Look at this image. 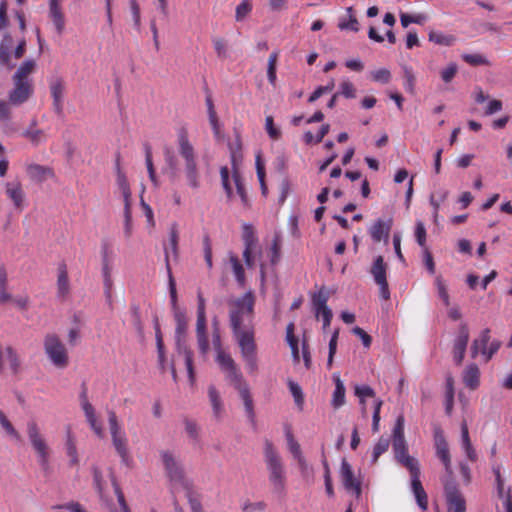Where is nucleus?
<instances>
[{"mask_svg": "<svg viewBox=\"0 0 512 512\" xmlns=\"http://www.w3.org/2000/svg\"><path fill=\"white\" fill-rule=\"evenodd\" d=\"M340 329L337 328L332 333V336L329 341V353H328V359H327V367L330 369L333 365L334 356L337 351V342L339 337Z\"/></svg>", "mask_w": 512, "mask_h": 512, "instance_id": "8fccbe9b", "label": "nucleus"}, {"mask_svg": "<svg viewBox=\"0 0 512 512\" xmlns=\"http://www.w3.org/2000/svg\"><path fill=\"white\" fill-rule=\"evenodd\" d=\"M239 394L241 399L243 400L245 411L249 420L251 421V423L255 424L254 404L252 396L250 394L249 386L242 388L241 391H239Z\"/></svg>", "mask_w": 512, "mask_h": 512, "instance_id": "473e14b6", "label": "nucleus"}, {"mask_svg": "<svg viewBox=\"0 0 512 512\" xmlns=\"http://www.w3.org/2000/svg\"><path fill=\"white\" fill-rule=\"evenodd\" d=\"M196 337L199 351L205 356L209 351V341L206 333L205 300L201 293L198 294Z\"/></svg>", "mask_w": 512, "mask_h": 512, "instance_id": "0eeeda50", "label": "nucleus"}, {"mask_svg": "<svg viewBox=\"0 0 512 512\" xmlns=\"http://www.w3.org/2000/svg\"><path fill=\"white\" fill-rule=\"evenodd\" d=\"M11 43L12 36L7 32L3 35V39L0 44V64L5 66L7 70H12L15 67V64L11 61V54L9 52Z\"/></svg>", "mask_w": 512, "mask_h": 512, "instance_id": "5701e85b", "label": "nucleus"}, {"mask_svg": "<svg viewBox=\"0 0 512 512\" xmlns=\"http://www.w3.org/2000/svg\"><path fill=\"white\" fill-rule=\"evenodd\" d=\"M411 486L418 506L421 509L426 510L428 507V497L420 481V476L411 478Z\"/></svg>", "mask_w": 512, "mask_h": 512, "instance_id": "cd10ccee", "label": "nucleus"}, {"mask_svg": "<svg viewBox=\"0 0 512 512\" xmlns=\"http://www.w3.org/2000/svg\"><path fill=\"white\" fill-rule=\"evenodd\" d=\"M442 484L449 510L466 512V501L458 488L456 480L453 477L442 478Z\"/></svg>", "mask_w": 512, "mask_h": 512, "instance_id": "423d86ee", "label": "nucleus"}, {"mask_svg": "<svg viewBox=\"0 0 512 512\" xmlns=\"http://www.w3.org/2000/svg\"><path fill=\"white\" fill-rule=\"evenodd\" d=\"M462 59L471 66L489 65V60L480 54H463Z\"/></svg>", "mask_w": 512, "mask_h": 512, "instance_id": "052dcab7", "label": "nucleus"}, {"mask_svg": "<svg viewBox=\"0 0 512 512\" xmlns=\"http://www.w3.org/2000/svg\"><path fill=\"white\" fill-rule=\"evenodd\" d=\"M387 265L384 261L383 256L379 255L374 260V263L371 267V274L374 277L375 282L380 287V292L382 298L388 300L390 298V291L388 286V281L386 277Z\"/></svg>", "mask_w": 512, "mask_h": 512, "instance_id": "9b49d317", "label": "nucleus"}, {"mask_svg": "<svg viewBox=\"0 0 512 512\" xmlns=\"http://www.w3.org/2000/svg\"><path fill=\"white\" fill-rule=\"evenodd\" d=\"M266 509V503L264 501L249 502L246 501L243 504V512H264Z\"/></svg>", "mask_w": 512, "mask_h": 512, "instance_id": "774afa93", "label": "nucleus"}, {"mask_svg": "<svg viewBox=\"0 0 512 512\" xmlns=\"http://www.w3.org/2000/svg\"><path fill=\"white\" fill-rule=\"evenodd\" d=\"M480 370L475 363L467 366L463 375L464 384L471 390L478 388L480 384Z\"/></svg>", "mask_w": 512, "mask_h": 512, "instance_id": "393cba45", "label": "nucleus"}, {"mask_svg": "<svg viewBox=\"0 0 512 512\" xmlns=\"http://www.w3.org/2000/svg\"><path fill=\"white\" fill-rule=\"evenodd\" d=\"M179 154L184 159V174L193 189L200 186V172L196 162L195 151L188 139V132L181 128L178 132Z\"/></svg>", "mask_w": 512, "mask_h": 512, "instance_id": "f257e3e1", "label": "nucleus"}, {"mask_svg": "<svg viewBox=\"0 0 512 512\" xmlns=\"http://www.w3.org/2000/svg\"><path fill=\"white\" fill-rule=\"evenodd\" d=\"M131 314L133 316V324L140 338H144V326L140 316V308L138 305L133 304L130 307Z\"/></svg>", "mask_w": 512, "mask_h": 512, "instance_id": "de8ad7c7", "label": "nucleus"}, {"mask_svg": "<svg viewBox=\"0 0 512 512\" xmlns=\"http://www.w3.org/2000/svg\"><path fill=\"white\" fill-rule=\"evenodd\" d=\"M36 68V62L33 59H27L20 64L12 78L20 80H29L28 75L31 74Z\"/></svg>", "mask_w": 512, "mask_h": 512, "instance_id": "c9c22d12", "label": "nucleus"}, {"mask_svg": "<svg viewBox=\"0 0 512 512\" xmlns=\"http://www.w3.org/2000/svg\"><path fill=\"white\" fill-rule=\"evenodd\" d=\"M335 390L331 401L332 406L337 409L345 403V386L338 375H334Z\"/></svg>", "mask_w": 512, "mask_h": 512, "instance_id": "2f4dec72", "label": "nucleus"}, {"mask_svg": "<svg viewBox=\"0 0 512 512\" xmlns=\"http://www.w3.org/2000/svg\"><path fill=\"white\" fill-rule=\"evenodd\" d=\"M340 477L344 488L353 491L357 498L360 497L362 493L361 481L355 478L352 467L346 459H342Z\"/></svg>", "mask_w": 512, "mask_h": 512, "instance_id": "4468645a", "label": "nucleus"}, {"mask_svg": "<svg viewBox=\"0 0 512 512\" xmlns=\"http://www.w3.org/2000/svg\"><path fill=\"white\" fill-rule=\"evenodd\" d=\"M264 456L273 492L282 494L285 491V470L280 456L276 452L273 443L269 440L265 441Z\"/></svg>", "mask_w": 512, "mask_h": 512, "instance_id": "f03ea898", "label": "nucleus"}, {"mask_svg": "<svg viewBox=\"0 0 512 512\" xmlns=\"http://www.w3.org/2000/svg\"><path fill=\"white\" fill-rule=\"evenodd\" d=\"M108 423L113 446L116 452L121 457L122 463L128 465L130 461V456L127 448V440L125 436L120 432V426L117 420V416L113 410L108 411Z\"/></svg>", "mask_w": 512, "mask_h": 512, "instance_id": "39448f33", "label": "nucleus"}, {"mask_svg": "<svg viewBox=\"0 0 512 512\" xmlns=\"http://www.w3.org/2000/svg\"><path fill=\"white\" fill-rule=\"evenodd\" d=\"M117 184L119 189L122 192L124 204L131 203V190L130 185L128 183L127 177L125 174H121L117 176Z\"/></svg>", "mask_w": 512, "mask_h": 512, "instance_id": "c03bdc74", "label": "nucleus"}, {"mask_svg": "<svg viewBox=\"0 0 512 512\" xmlns=\"http://www.w3.org/2000/svg\"><path fill=\"white\" fill-rule=\"evenodd\" d=\"M233 335L237 339L242 357L256 353V344L254 341L253 332L239 329L237 333H233Z\"/></svg>", "mask_w": 512, "mask_h": 512, "instance_id": "f3484780", "label": "nucleus"}, {"mask_svg": "<svg viewBox=\"0 0 512 512\" xmlns=\"http://www.w3.org/2000/svg\"><path fill=\"white\" fill-rule=\"evenodd\" d=\"M372 80L375 82H380L383 84H387L391 80V72L387 68H380L371 73Z\"/></svg>", "mask_w": 512, "mask_h": 512, "instance_id": "0e129e2a", "label": "nucleus"}, {"mask_svg": "<svg viewBox=\"0 0 512 512\" xmlns=\"http://www.w3.org/2000/svg\"><path fill=\"white\" fill-rule=\"evenodd\" d=\"M13 89L8 94L9 102L13 105H21L26 102L33 94V85L31 80H20L12 78Z\"/></svg>", "mask_w": 512, "mask_h": 512, "instance_id": "9d476101", "label": "nucleus"}, {"mask_svg": "<svg viewBox=\"0 0 512 512\" xmlns=\"http://www.w3.org/2000/svg\"><path fill=\"white\" fill-rule=\"evenodd\" d=\"M278 59V52L274 51L270 54L268 59L267 77L270 84L276 83V64Z\"/></svg>", "mask_w": 512, "mask_h": 512, "instance_id": "09e8293b", "label": "nucleus"}, {"mask_svg": "<svg viewBox=\"0 0 512 512\" xmlns=\"http://www.w3.org/2000/svg\"><path fill=\"white\" fill-rule=\"evenodd\" d=\"M6 193L9 196V198L13 201L15 207L18 210L23 209V203H24V193L21 188L20 183H8L6 187Z\"/></svg>", "mask_w": 512, "mask_h": 512, "instance_id": "c756f323", "label": "nucleus"}, {"mask_svg": "<svg viewBox=\"0 0 512 512\" xmlns=\"http://www.w3.org/2000/svg\"><path fill=\"white\" fill-rule=\"evenodd\" d=\"M329 299V293L325 286H322L320 290L312 295V303L316 312V317L319 315L323 319V330L325 331L331 323L333 313L328 307L327 301Z\"/></svg>", "mask_w": 512, "mask_h": 512, "instance_id": "1a4fd4ad", "label": "nucleus"}, {"mask_svg": "<svg viewBox=\"0 0 512 512\" xmlns=\"http://www.w3.org/2000/svg\"><path fill=\"white\" fill-rule=\"evenodd\" d=\"M185 489H186V497H187L188 503L190 505L191 511L192 512H203L202 504H201L200 500L197 497H195L194 491L192 490L190 484H185Z\"/></svg>", "mask_w": 512, "mask_h": 512, "instance_id": "3c124183", "label": "nucleus"}, {"mask_svg": "<svg viewBox=\"0 0 512 512\" xmlns=\"http://www.w3.org/2000/svg\"><path fill=\"white\" fill-rule=\"evenodd\" d=\"M29 177L36 182H43L53 176V170L39 164H31L27 168Z\"/></svg>", "mask_w": 512, "mask_h": 512, "instance_id": "bb28decb", "label": "nucleus"}, {"mask_svg": "<svg viewBox=\"0 0 512 512\" xmlns=\"http://www.w3.org/2000/svg\"><path fill=\"white\" fill-rule=\"evenodd\" d=\"M161 457L164 463L165 470L172 481L187 484L185 482V474L181 465L175 460L174 456L169 451H162Z\"/></svg>", "mask_w": 512, "mask_h": 512, "instance_id": "2eb2a0df", "label": "nucleus"}, {"mask_svg": "<svg viewBox=\"0 0 512 512\" xmlns=\"http://www.w3.org/2000/svg\"><path fill=\"white\" fill-rule=\"evenodd\" d=\"M226 371L228 373V379L238 392L241 391L242 388L248 387V384L244 381L243 376L236 365L228 368Z\"/></svg>", "mask_w": 512, "mask_h": 512, "instance_id": "f704fd0d", "label": "nucleus"}, {"mask_svg": "<svg viewBox=\"0 0 512 512\" xmlns=\"http://www.w3.org/2000/svg\"><path fill=\"white\" fill-rule=\"evenodd\" d=\"M399 463L410 471L411 478H416L417 476H420L419 462L414 457L407 456Z\"/></svg>", "mask_w": 512, "mask_h": 512, "instance_id": "864d4df0", "label": "nucleus"}, {"mask_svg": "<svg viewBox=\"0 0 512 512\" xmlns=\"http://www.w3.org/2000/svg\"><path fill=\"white\" fill-rule=\"evenodd\" d=\"M22 136L27 138L33 145L40 144L46 137L41 129L27 128L22 132Z\"/></svg>", "mask_w": 512, "mask_h": 512, "instance_id": "79ce46f5", "label": "nucleus"}, {"mask_svg": "<svg viewBox=\"0 0 512 512\" xmlns=\"http://www.w3.org/2000/svg\"><path fill=\"white\" fill-rule=\"evenodd\" d=\"M242 239L244 246L256 247L257 237L255 236L254 227L251 224H244Z\"/></svg>", "mask_w": 512, "mask_h": 512, "instance_id": "37998d69", "label": "nucleus"}, {"mask_svg": "<svg viewBox=\"0 0 512 512\" xmlns=\"http://www.w3.org/2000/svg\"><path fill=\"white\" fill-rule=\"evenodd\" d=\"M176 351L179 355H182L185 360V365L188 373V378L191 384L195 381V370L193 366V352L187 344L176 346Z\"/></svg>", "mask_w": 512, "mask_h": 512, "instance_id": "a878e982", "label": "nucleus"}, {"mask_svg": "<svg viewBox=\"0 0 512 512\" xmlns=\"http://www.w3.org/2000/svg\"><path fill=\"white\" fill-rule=\"evenodd\" d=\"M145 161H146L149 178L155 185H157L156 172H155V168H154V165L152 162L151 147L149 145H146V147H145Z\"/></svg>", "mask_w": 512, "mask_h": 512, "instance_id": "680f3d73", "label": "nucleus"}, {"mask_svg": "<svg viewBox=\"0 0 512 512\" xmlns=\"http://www.w3.org/2000/svg\"><path fill=\"white\" fill-rule=\"evenodd\" d=\"M84 413H85L86 419H87L90 427L94 430V432L98 436L101 437L102 436V427L100 424L97 423L94 408L87 407L86 412H84Z\"/></svg>", "mask_w": 512, "mask_h": 512, "instance_id": "e2e57ef3", "label": "nucleus"}, {"mask_svg": "<svg viewBox=\"0 0 512 512\" xmlns=\"http://www.w3.org/2000/svg\"><path fill=\"white\" fill-rule=\"evenodd\" d=\"M176 322L175 328V346L187 344L186 335L188 330V319L185 312H177L174 315Z\"/></svg>", "mask_w": 512, "mask_h": 512, "instance_id": "6ab92c4d", "label": "nucleus"}, {"mask_svg": "<svg viewBox=\"0 0 512 512\" xmlns=\"http://www.w3.org/2000/svg\"><path fill=\"white\" fill-rule=\"evenodd\" d=\"M65 84L61 77L54 79L50 84V90L53 100H62Z\"/></svg>", "mask_w": 512, "mask_h": 512, "instance_id": "603ef678", "label": "nucleus"}, {"mask_svg": "<svg viewBox=\"0 0 512 512\" xmlns=\"http://www.w3.org/2000/svg\"><path fill=\"white\" fill-rule=\"evenodd\" d=\"M288 386L292 396L294 397L296 405L301 408L304 403V395L302 392V388L299 386L298 383L292 380L288 381Z\"/></svg>", "mask_w": 512, "mask_h": 512, "instance_id": "13d9d810", "label": "nucleus"}, {"mask_svg": "<svg viewBox=\"0 0 512 512\" xmlns=\"http://www.w3.org/2000/svg\"><path fill=\"white\" fill-rule=\"evenodd\" d=\"M286 340L290 346L291 354L294 361L299 362V347H298V339L294 335V323H289L286 327Z\"/></svg>", "mask_w": 512, "mask_h": 512, "instance_id": "72a5a7b5", "label": "nucleus"}, {"mask_svg": "<svg viewBox=\"0 0 512 512\" xmlns=\"http://www.w3.org/2000/svg\"><path fill=\"white\" fill-rule=\"evenodd\" d=\"M232 178L234 180L237 193H238V195H239V197L241 199V202H242L243 206L245 208H250L251 203H250V200H249V197H248V193H247L245 184L243 182V179H242V177L240 175L239 170L236 167L233 168Z\"/></svg>", "mask_w": 512, "mask_h": 512, "instance_id": "c85d7f7f", "label": "nucleus"}, {"mask_svg": "<svg viewBox=\"0 0 512 512\" xmlns=\"http://www.w3.org/2000/svg\"><path fill=\"white\" fill-rule=\"evenodd\" d=\"M43 348L46 356L56 368L64 369L69 365L67 348L57 334H46L43 340Z\"/></svg>", "mask_w": 512, "mask_h": 512, "instance_id": "20e7f679", "label": "nucleus"}, {"mask_svg": "<svg viewBox=\"0 0 512 512\" xmlns=\"http://www.w3.org/2000/svg\"><path fill=\"white\" fill-rule=\"evenodd\" d=\"M255 164H256V173H257V177L259 180L261 193L265 197L268 194V187L265 182V176H266L265 167H264V163L261 160L260 155H257Z\"/></svg>", "mask_w": 512, "mask_h": 512, "instance_id": "e433bc0d", "label": "nucleus"}, {"mask_svg": "<svg viewBox=\"0 0 512 512\" xmlns=\"http://www.w3.org/2000/svg\"><path fill=\"white\" fill-rule=\"evenodd\" d=\"M164 159L166 167L164 173L168 176L169 181L174 184L179 179L178 160L174 150L170 147L164 148Z\"/></svg>", "mask_w": 512, "mask_h": 512, "instance_id": "a211bd4d", "label": "nucleus"}, {"mask_svg": "<svg viewBox=\"0 0 512 512\" xmlns=\"http://www.w3.org/2000/svg\"><path fill=\"white\" fill-rule=\"evenodd\" d=\"M393 225L392 217L387 219L378 218L369 229L370 236L374 242H388L389 234Z\"/></svg>", "mask_w": 512, "mask_h": 512, "instance_id": "dca6fc26", "label": "nucleus"}, {"mask_svg": "<svg viewBox=\"0 0 512 512\" xmlns=\"http://www.w3.org/2000/svg\"><path fill=\"white\" fill-rule=\"evenodd\" d=\"M165 263H166V269L168 272V279H169V293H170V300H171V307L173 310V315L177 312H185L184 310L180 309L178 306V296H177V289H176V283L174 280V277L172 275L170 263H169V254L168 250L165 247Z\"/></svg>", "mask_w": 512, "mask_h": 512, "instance_id": "412c9836", "label": "nucleus"}, {"mask_svg": "<svg viewBox=\"0 0 512 512\" xmlns=\"http://www.w3.org/2000/svg\"><path fill=\"white\" fill-rule=\"evenodd\" d=\"M58 276H57V293L58 297L64 298L69 294L70 285L68 278L67 265L65 262H61L57 268Z\"/></svg>", "mask_w": 512, "mask_h": 512, "instance_id": "4be33fe9", "label": "nucleus"}, {"mask_svg": "<svg viewBox=\"0 0 512 512\" xmlns=\"http://www.w3.org/2000/svg\"><path fill=\"white\" fill-rule=\"evenodd\" d=\"M338 28L340 30H351L354 32L359 31V23L357 18L354 15L349 16V20H341L338 23Z\"/></svg>", "mask_w": 512, "mask_h": 512, "instance_id": "338daca9", "label": "nucleus"}, {"mask_svg": "<svg viewBox=\"0 0 512 512\" xmlns=\"http://www.w3.org/2000/svg\"><path fill=\"white\" fill-rule=\"evenodd\" d=\"M265 129L270 138L278 140L281 137V130L274 125L272 116H267L265 119Z\"/></svg>", "mask_w": 512, "mask_h": 512, "instance_id": "69168bd1", "label": "nucleus"}, {"mask_svg": "<svg viewBox=\"0 0 512 512\" xmlns=\"http://www.w3.org/2000/svg\"><path fill=\"white\" fill-rule=\"evenodd\" d=\"M404 425H405V418L402 414H400L396 418L395 425L393 428V434H392L393 451L408 448L405 437H404Z\"/></svg>", "mask_w": 512, "mask_h": 512, "instance_id": "aec40b11", "label": "nucleus"}, {"mask_svg": "<svg viewBox=\"0 0 512 512\" xmlns=\"http://www.w3.org/2000/svg\"><path fill=\"white\" fill-rule=\"evenodd\" d=\"M49 15L56 27L58 34H62L65 27V19L59 5V0H49Z\"/></svg>", "mask_w": 512, "mask_h": 512, "instance_id": "b1692460", "label": "nucleus"}, {"mask_svg": "<svg viewBox=\"0 0 512 512\" xmlns=\"http://www.w3.org/2000/svg\"><path fill=\"white\" fill-rule=\"evenodd\" d=\"M434 438H435V445H436V453L445 466L446 476H444L443 478L453 477V470L451 467V458H450L448 443H447V441L443 435V431L441 430L440 427L435 428Z\"/></svg>", "mask_w": 512, "mask_h": 512, "instance_id": "f8f14e48", "label": "nucleus"}, {"mask_svg": "<svg viewBox=\"0 0 512 512\" xmlns=\"http://www.w3.org/2000/svg\"><path fill=\"white\" fill-rule=\"evenodd\" d=\"M66 450L68 456L71 458V465L78 464L77 449L69 427L67 428Z\"/></svg>", "mask_w": 512, "mask_h": 512, "instance_id": "a18cd8bd", "label": "nucleus"}, {"mask_svg": "<svg viewBox=\"0 0 512 512\" xmlns=\"http://www.w3.org/2000/svg\"><path fill=\"white\" fill-rule=\"evenodd\" d=\"M389 439L381 437L378 442L374 445L373 452H372V462L376 463L378 461V458L387 451L389 447Z\"/></svg>", "mask_w": 512, "mask_h": 512, "instance_id": "5fc2aeb1", "label": "nucleus"}, {"mask_svg": "<svg viewBox=\"0 0 512 512\" xmlns=\"http://www.w3.org/2000/svg\"><path fill=\"white\" fill-rule=\"evenodd\" d=\"M27 432L31 444L39 456V463L41 467L43 470L47 471L49 469L48 446L42 438L36 422L31 421L28 423Z\"/></svg>", "mask_w": 512, "mask_h": 512, "instance_id": "6e6552de", "label": "nucleus"}, {"mask_svg": "<svg viewBox=\"0 0 512 512\" xmlns=\"http://www.w3.org/2000/svg\"><path fill=\"white\" fill-rule=\"evenodd\" d=\"M490 340V329L485 328L481 331L480 339H475L471 345V357L476 358L480 347L481 353L486 354V346Z\"/></svg>", "mask_w": 512, "mask_h": 512, "instance_id": "7c9ffc66", "label": "nucleus"}, {"mask_svg": "<svg viewBox=\"0 0 512 512\" xmlns=\"http://www.w3.org/2000/svg\"><path fill=\"white\" fill-rule=\"evenodd\" d=\"M436 286L438 290V296L443 301L446 307L450 306V297L448 294L447 286L443 281L442 277L439 275L436 277Z\"/></svg>", "mask_w": 512, "mask_h": 512, "instance_id": "4d7b16f0", "label": "nucleus"}, {"mask_svg": "<svg viewBox=\"0 0 512 512\" xmlns=\"http://www.w3.org/2000/svg\"><path fill=\"white\" fill-rule=\"evenodd\" d=\"M469 342V327L467 323H461L458 328V335L453 342V358L456 365H461Z\"/></svg>", "mask_w": 512, "mask_h": 512, "instance_id": "ddd939ff", "label": "nucleus"}, {"mask_svg": "<svg viewBox=\"0 0 512 512\" xmlns=\"http://www.w3.org/2000/svg\"><path fill=\"white\" fill-rule=\"evenodd\" d=\"M178 241H179V234H178V225L176 222L172 223L170 226V232H169V243L172 249V252L175 256V258L178 257Z\"/></svg>", "mask_w": 512, "mask_h": 512, "instance_id": "6e6d98bb", "label": "nucleus"}, {"mask_svg": "<svg viewBox=\"0 0 512 512\" xmlns=\"http://www.w3.org/2000/svg\"><path fill=\"white\" fill-rule=\"evenodd\" d=\"M111 483H112L115 495L117 497V501L120 505L121 511L122 512H130V508L125 500V497L121 490V487H120L116 477L113 474H111Z\"/></svg>", "mask_w": 512, "mask_h": 512, "instance_id": "ea45409f", "label": "nucleus"}, {"mask_svg": "<svg viewBox=\"0 0 512 512\" xmlns=\"http://www.w3.org/2000/svg\"><path fill=\"white\" fill-rule=\"evenodd\" d=\"M230 262L232 264L233 272L235 274L236 281L238 282L239 286L243 287L246 283L245 278V271L240 263L239 259L236 256H232L230 258Z\"/></svg>", "mask_w": 512, "mask_h": 512, "instance_id": "a19ab883", "label": "nucleus"}, {"mask_svg": "<svg viewBox=\"0 0 512 512\" xmlns=\"http://www.w3.org/2000/svg\"><path fill=\"white\" fill-rule=\"evenodd\" d=\"M429 41L439 45L450 46L454 43L455 37L453 35H444L435 31H430Z\"/></svg>", "mask_w": 512, "mask_h": 512, "instance_id": "49530a36", "label": "nucleus"}, {"mask_svg": "<svg viewBox=\"0 0 512 512\" xmlns=\"http://www.w3.org/2000/svg\"><path fill=\"white\" fill-rule=\"evenodd\" d=\"M102 271H103V277H104V287L112 288L113 281L111 278V269L109 267L108 253H107L106 247L103 249V253H102Z\"/></svg>", "mask_w": 512, "mask_h": 512, "instance_id": "4c0bfd02", "label": "nucleus"}, {"mask_svg": "<svg viewBox=\"0 0 512 512\" xmlns=\"http://www.w3.org/2000/svg\"><path fill=\"white\" fill-rule=\"evenodd\" d=\"M287 441L289 445V450L293 454L294 458H296L300 465L305 464V459L302 455L300 445L297 441L294 440V437L290 431L287 432Z\"/></svg>", "mask_w": 512, "mask_h": 512, "instance_id": "58836bf2", "label": "nucleus"}, {"mask_svg": "<svg viewBox=\"0 0 512 512\" xmlns=\"http://www.w3.org/2000/svg\"><path fill=\"white\" fill-rule=\"evenodd\" d=\"M208 395H209V399L212 404L214 413L216 415L219 414V412L221 411L222 403H221L220 395H219L217 389L215 388V386H213V385L209 386Z\"/></svg>", "mask_w": 512, "mask_h": 512, "instance_id": "bf43d9fd", "label": "nucleus"}, {"mask_svg": "<svg viewBox=\"0 0 512 512\" xmlns=\"http://www.w3.org/2000/svg\"><path fill=\"white\" fill-rule=\"evenodd\" d=\"M254 303L255 297L252 291H248L241 297L228 301L230 306V327L233 333H237L239 329H242L244 316H251L253 314Z\"/></svg>", "mask_w": 512, "mask_h": 512, "instance_id": "7ed1b4c3", "label": "nucleus"}]
</instances>
